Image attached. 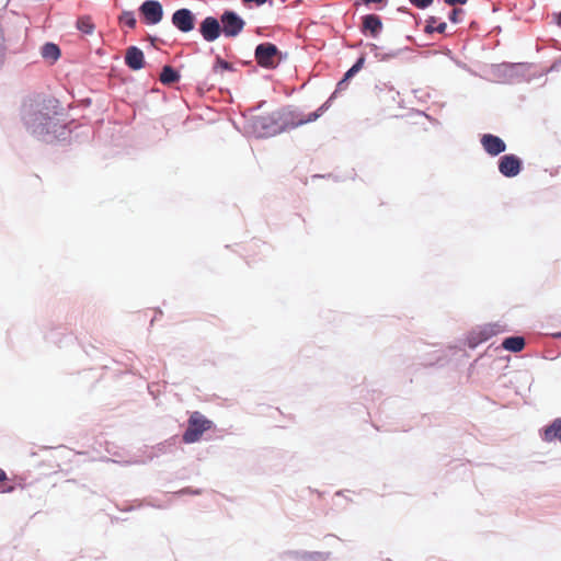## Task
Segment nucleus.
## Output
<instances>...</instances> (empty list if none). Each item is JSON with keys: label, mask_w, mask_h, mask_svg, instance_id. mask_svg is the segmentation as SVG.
I'll return each instance as SVG.
<instances>
[{"label": "nucleus", "mask_w": 561, "mask_h": 561, "mask_svg": "<svg viewBox=\"0 0 561 561\" xmlns=\"http://www.w3.org/2000/svg\"><path fill=\"white\" fill-rule=\"evenodd\" d=\"M21 121L26 131L46 144L66 141L71 129L65 119L60 102L45 94L30 96L22 103Z\"/></svg>", "instance_id": "obj_1"}, {"label": "nucleus", "mask_w": 561, "mask_h": 561, "mask_svg": "<svg viewBox=\"0 0 561 561\" xmlns=\"http://www.w3.org/2000/svg\"><path fill=\"white\" fill-rule=\"evenodd\" d=\"M295 112L289 105L282 106L267 115H255L249 119V126L256 138H270L291 130Z\"/></svg>", "instance_id": "obj_2"}, {"label": "nucleus", "mask_w": 561, "mask_h": 561, "mask_svg": "<svg viewBox=\"0 0 561 561\" xmlns=\"http://www.w3.org/2000/svg\"><path fill=\"white\" fill-rule=\"evenodd\" d=\"M253 56L257 67L275 70L283 61L287 60L288 53L282 51L272 42H262L255 46Z\"/></svg>", "instance_id": "obj_3"}, {"label": "nucleus", "mask_w": 561, "mask_h": 561, "mask_svg": "<svg viewBox=\"0 0 561 561\" xmlns=\"http://www.w3.org/2000/svg\"><path fill=\"white\" fill-rule=\"evenodd\" d=\"M491 73L502 83L515 84L526 79V62H501L492 66Z\"/></svg>", "instance_id": "obj_4"}, {"label": "nucleus", "mask_w": 561, "mask_h": 561, "mask_svg": "<svg viewBox=\"0 0 561 561\" xmlns=\"http://www.w3.org/2000/svg\"><path fill=\"white\" fill-rule=\"evenodd\" d=\"M215 426L214 422L207 419L198 411L191 413L187 420V426L182 435L185 444H194L201 440L203 434Z\"/></svg>", "instance_id": "obj_5"}, {"label": "nucleus", "mask_w": 561, "mask_h": 561, "mask_svg": "<svg viewBox=\"0 0 561 561\" xmlns=\"http://www.w3.org/2000/svg\"><path fill=\"white\" fill-rule=\"evenodd\" d=\"M219 22L222 27V34L226 37H237L244 28L245 21L236 11L227 9L224 10L219 16Z\"/></svg>", "instance_id": "obj_6"}, {"label": "nucleus", "mask_w": 561, "mask_h": 561, "mask_svg": "<svg viewBox=\"0 0 561 561\" xmlns=\"http://www.w3.org/2000/svg\"><path fill=\"white\" fill-rule=\"evenodd\" d=\"M334 100H335V94H331L322 105H320L316 111L309 113L307 116L304 115V113L299 110V107H297L295 105H289V108L295 112L293 114L291 128L294 129V128L305 125L307 123L316 122L331 107L332 102Z\"/></svg>", "instance_id": "obj_7"}, {"label": "nucleus", "mask_w": 561, "mask_h": 561, "mask_svg": "<svg viewBox=\"0 0 561 561\" xmlns=\"http://www.w3.org/2000/svg\"><path fill=\"white\" fill-rule=\"evenodd\" d=\"M138 13L146 25H157L163 19V7L159 0H145L139 5Z\"/></svg>", "instance_id": "obj_8"}, {"label": "nucleus", "mask_w": 561, "mask_h": 561, "mask_svg": "<svg viewBox=\"0 0 561 561\" xmlns=\"http://www.w3.org/2000/svg\"><path fill=\"white\" fill-rule=\"evenodd\" d=\"M496 164L500 174L506 179L517 176L524 169L523 159L514 153L502 154Z\"/></svg>", "instance_id": "obj_9"}, {"label": "nucleus", "mask_w": 561, "mask_h": 561, "mask_svg": "<svg viewBox=\"0 0 561 561\" xmlns=\"http://www.w3.org/2000/svg\"><path fill=\"white\" fill-rule=\"evenodd\" d=\"M197 18L195 13L187 8L175 10L171 16L172 25L182 33H190L196 26Z\"/></svg>", "instance_id": "obj_10"}, {"label": "nucleus", "mask_w": 561, "mask_h": 561, "mask_svg": "<svg viewBox=\"0 0 561 561\" xmlns=\"http://www.w3.org/2000/svg\"><path fill=\"white\" fill-rule=\"evenodd\" d=\"M479 141L483 151L491 158L501 157L507 149L504 139L491 133L481 134Z\"/></svg>", "instance_id": "obj_11"}, {"label": "nucleus", "mask_w": 561, "mask_h": 561, "mask_svg": "<svg viewBox=\"0 0 561 561\" xmlns=\"http://www.w3.org/2000/svg\"><path fill=\"white\" fill-rule=\"evenodd\" d=\"M198 33L208 43L217 41L222 34L219 19L214 15L205 16L199 23Z\"/></svg>", "instance_id": "obj_12"}, {"label": "nucleus", "mask_w": 561, "mask_h": 561, "mask_svg": "<svg viewBox=\"0 0 561 561\" xmlns=\"http://www.w3.org/2000/svg\"><path fill=\"white\" fill-rule=\"evenodd\" d=\"M383 30V23L380 15L368 13L360 16L359 32L371 38H378Z\"/></svg>", "instance_id": "obj_13"}, {"label": "nucleus", "mask_w": 561, "mask_h": 561, "mask_svg": "<svg viewBox=\"0 0 561 561\" xmlns=\"http://www.w3.org/2000/svg\"><path fill=\"white\" fill-rule=\"evenodd\" d=\"M366 61V54L362 53L355 62L344 72L343 77L337 81L335 90L331 94H335V98L341 91L347 89L351 80L364 68Z\"/></svg>", "instance_id": "obj_14"}, {"label": "nucleus", "mask_w": 561, "mask_h": 561, "mask_svg": "<svg viewBox=\"0 0 561 561\" xmlns=\"http://www.w3.org/2000/svg\"><path fill=\"white\" fill-rule=\"evenodd\" d=\"M331 552L323 551H306V550H287L280 554L283 560L295 561H327Z\"/></svg>", "instance_id": "obj_15"}, {"label": "nucleus", "mask_w": 561, "mask_h": 561, "mask_svg": "<svg viewBox=\"0 0 561 561\" xmlns=\"http://www.w3.org/2000/svg\"><path fill=\"white\" fill-rule=\"evenodd\" d=\"M124 59L125 65L134 71L142 69L146 65L144 51L135 45H131L126 49Z\"/></svg>", "instance_id": "obj_16"}, {"label": "nucleus", "mask_w": 561, "mask_h": 561, "mask_svg": "<svg viewBox=\"0 0 561 561\" xmlns=\"http://www.w3.org/2000/svg\"><path fill=\"white\" fill-rule=\"evenodd\" d=\"M541 438L545 442H561V417L552 420L541 430Z\"/></svg>", "instance_id": "obj_17"}, {"label": "nucleus", "mask_w": 561, "mask_h": 561, "mask_svg": "<svg viewBox=\"0 0 561 561\" xmlns=\"http://www.w3.org/2000/svg\"><path fill=\"white\" fill-rule=\"evenodd\" d=\"M366 47H368L370 51L374 53L375 58H377L379 61H388L392 58H397L401 55V53L410 49L408 46H405L389 53H383V50L379 51L380 47L374 43H366Z\"/></svg>", "instance_id": "obj_18"}, {"label": "nucleus", "mask_w": 561, "mask_h": 561, "mask_svg": "<svg viewBox=\"0 0 561 561\" xmlns=\"http://www.w3.org/2000/svg\"><path fill=\"white\" fill-rule=\"evenodd\" d=\"M501 346L510 352L517 353L525 348L526 337L523 335H511L502 341Z\"/></svg>", "instance_id": "obj_19"}, {"label": "nucleus", "mask_w": 561, "mask_h": 561, "mask_svg": "<svg viewBox=\"0 0 561 561\" xmlns=\"http://www.w3.org/2000/svg\"><path fill=\"white\" fill-rule=\"evenodd\" d=\"M181 79V73L178 69L170 65H164L160 72V81L164 85H171L173 83L179 82Z\"/></svg>", "instance_id": "obj_20"}, {"label": "nucleus", "mask_w": 561, "mask_h": 561, "mask_svg": "<svg viewBox=\"0 0 561 561\" xmlns=\"http://www.w3.org/2000/svg\"><path fill=\"white\" fill-rule=\"evenodd\" d=\"M41 55L44 59L55 62L60 58L61 50L57 44L53 42H46L41 47Z\"/></svg>", "instance_id": "obj_21"}, {"label": "nucleus", "mask_w": 561, "mask_h": 561, "mask_svg": "<svg viewBox=\"0 0 561 561\" xmlns=\"http://www.w3.org/2000/svg\"><path fill=\"white\" fill-rule=\"evenodd\" d=\"M447 28V23L444 21H438V18L431 15L426 19V24L424 27V33L427 35H432L434 33L444 34Z\"/></svg>", "instance_id": "obj_22"}, {"label": "nucleus", "mask_w": 561, "mask_h": 561, "mask_svg": "<svg viewBox=\"0 0 561 561\" xmlns=\"http://www.w3.org/2000/svg\"><path fill=\"white\" fill-rule=\"evenodd\" d=\"M118 22L122 25L127 26L128 28H135L137 25V20L134 11L124 10L119 16Z\"/></svg>", "instance_id": "obj_23"}, {"label": "nucleus", "mask_w": 561, "mask_h": 561, "mask_svg": "<svg viewBox=\"0 0 561 561\" xmlns=\"http://www.w3.org/2000/svg\"><path fill=\"white\" fill-rule=\"evenodd\" d=\"M219 71H236V68L232 64L222 59L221 56L217 55L215 58V62L213 65V72L217 73Z\"/></svg>", "instance_id": "obj_24"}, {"label": "nucleus", "mask_w": 561, "mask_h": 561, "mask_svg": "<svg viewBox=\"0 0 561 561\" xmlns=\"http://www.w3.org/2000/svg\"><path fill=\"white\" fill-rule=\"evenodd\" d=\"M77 28L83 34H92L94 31V24L89 16H81L77 20Z\"/></svg>", "instance_id": "obj_25"}, {"label": "nucleus", "mask_w": 561, "mask_h": 561, "mask_svg": "<svg viewBox=\"0 0 561 561\" xmlns=\"http://www.w3.org/2000/svg\"><path fill=\"white\" fill-rule=\"evenodd\" d=\"M484 341L482 340L481 335L479 334V329L478 328L469 332V334L467 336V345H468L469 348L473 350L479 344H481Z\"/></svg>", "instance_id": "obj_26"}, {"label": "nucleus", "mask_w": 561, "mask_h": 561, "mask_svg": "<svg viewBox=\"0 0 561 561\" xmlns=\"http://www.w3.org/2000/svg\"><path fill=\"white\" fill-rule=\"evenodd\" d=\"M484 341L482 340L481 335L479 334V329L478 328L469 332V334L467 336V345H468L469 348L473 350L479 344H481Z\"/></svg>", "instance_id": "obj_27"}, {"label": "nucleus", "mask_w": 561, "mask_h": 561, "mask_svg": "<svg viewBox=\"0 0 561 561\" xmlns=\"http://www.w3.org/2000/svg\"><path fill=\"white\" fill-rule=\"evenodd\" d=\"M493 327H496V323H486L484 325L478 327L479 334L481 335V337L484 342L495 335V331H493Z\"/></svg>", "instance_id": "obj_28"}, {"label": "nucleus", "mask_w": 561, "mask_h": 561, "mask_svg": "<svg viewBox=\"0 0 561 561\" xmlns=\"http://www.w3.org/2000/svg\"><path fill=\"white\" fill-rule=\"evenodd\" d=\"M5 56H7L5 38H4L2 25L0 24V70L2 69V67L5 62Z\"/></svg>", "instance_id": "obj_29"}, {"label": "nucleus", "mask_w": 561, "mask_h": 561, "mask_svg": "<svg viewBox=\"0 0 561 561\" xmlns=\"http://www.w3.org/2000/svg\"><path fill=\"white\" fill-rule=\"evenodd\" d=\"M465 13L463 9L461 8H455L449 11L448 13V20L454 23L458 24L461 22V15Z\"/></svg>", "instance_id": "obj_30"}, {"label": "nucleus", "mask_w": 561, "mask_h": 561, "mask_svg": "<svg viewBox=\"0 0 561 561\" xmlns=\"http://www.w3.org/2000/svg\"><path fill=\"white\" fill-rule=\"evenodd\" d=\"M8 480L7 473L0 468V492L9 493L14 490L13 485H5L4 482Z\"/></svg>", "instance_id": "obj_31"}, {"label": "nucleus", "mask_w": 561, "mask_h": 561, "mask_svg": "<svg viewBox=\"0 0 561 561\" xmlns=\"http://www.w3.org/2000/svg\"><path fill=\"white\" fill-rule=\"evenodd\" d=\"M409 2L420 9V10H424V9H427L428 7H431L434 2V0H409Z\"/></svg>", "instance_id": "obj_32"}, {"label": "nucleus", "mask_w": 561, "mask_h": 561, "mask_svg": "<svg viewBox=\"0 0 561 561\" xmlns=\"http://www.w3.org/2000/svg\"><path fill=\"white\" fill-rule=\"evenodd\" d=\"M179 495H201V489H193L192 486H186L176 492Z\"/></svg>", "instance_id": "obj_33"}, {"label": "nucleus", "mask_w": 561, "mask_h": 561, "mask_svg": "<svg viewBox=\"0 0 561 561\" xmlns=\"http://www.w3.org/2000/svg\"><path fill=\"white\" fill-rule=\"evenodd\" d=\"M241 1L248 8H251V3H254L256 7H262L263 4L268 3L270 7H273V0H241Z\"/></svg>", "instance_id": "obj_34"}, {"label": "nucleus", "mask_w": 561, "mask_h": 561, "mask_svg": "<svg viewBox=\"0 0 561 561\" xmlns=\"http://www.w3.org/2000/svg\"><path fill=\"white\" fill-rule=\"evenodd\" d=\"M357 1L366 7H369L373 3H378V4H380L379 9L385 8L388 3V0H357Z\"/></svg>", "instance_id": "obj_35"}, {"label": "nucleus", "mask_w": 561, "mask_h": 561, "mask_svg": "<svg viewBox=\"0 0 561 561\" xmlns=\"http://www.w3.org/2000/svg\"><path fill=\"white\" fill-rule=\"evenodd\" d=\"M444 2L447 5L454 7V5H457V4L465 5L468 2V0H444Z\"/></svg>", "instance_id": "obj_36"}, {"label": "nucleus", "mask_w": 561, "mask_h": 561, "mask_svg": "<svg viewBox=\"0 0 561 561\" xmlns=\"http://www.w3.org/2000/svg\"><path fill=\"white\" fill-rule=\"evenodd\" d=\"M496 327H493V331H495V335L502 332L507 331L506 325L501 324L500 322H495Z\"/></svg>", "instance_id": "obj_37"}, {"label": "nucleus", "mask_w": 561, "mask_h": 561, "mask_svg": "<svg viewBox=\"0 0 561 561\" xmlns=\"http://www.w3.org/2000/svg\"><path fill=\"white\" fill-rule=\"evenodd\" d=\"M553 21L558 26L561 27V10L553 13Z\"/></svg>", "instance_id": "obj_38"}, {"label": "nucleus", "mask_w": 561, "mask_h": 561, "mask_svg": "<svg viewBox=\"0 0 561 561\" xmlns=\"http://www.w3.org/2000/svg\"><path fill=\"white\" fill-rule=\"evenodd\" d=\"M363 45H365V44H364V42H363V39H359L357 43H354V44H350V45H347V47L353 48V49H356V48L362 47Z\"/></svg>", "instance_id": "obj_39"}, {"label": "nucleus", "mask_w": 561, "mask_h": 561, "mask_svg": "<svg viewBox=\"0 0 561 561\" xmlns=\"http://www.w3.org/2000/svg\"><path fill=\"white\" fill-rule=\"evenodd\" d=\"M314 178H332V179H333L334 181H336V182H337V181H341V179H340L339 176L333 175V174H331V173H329V174H327V175H320V174H317V175H314Z\"/></svg>", "instance_id": "obj_40"}, {"label": "nucleus", "mask_w": 561, "mask_h": 561, "mask_svg": "<svg viewBox=\"0 0 561 561\" xmlns=\"http://www.w3.org/2000/svg\"><path fill=\"white\" fill-rule=\"evenodd\" d=\"M148 38L150 39L151 44L153 45L156 42L161 41L159 37L154 35H148Z\"/></svg>", "instance_id": "obj_41"}, {"label": "nucleus", "mask_w": 561, "mask_h": 561, "mask_svg": "<svg viewBox=\"0 0 561 561\" xmlns=\"http://www.w3.org/2000/svg\"><path fill=\"white\" fill-rule=\"evenodd\" d=\"M264 103H265V101H263V102L259 103L257 105H255L254 107H252V108H251V111H257V110H260V108L263 106V104H264Z\"/></svg>", "instance_id": "obj_42"}, {"label": "nucleus", "mask_w": 561, "mask_h": 561, "mask_svg": "<svg viewBox=\"0 0 561 561\" xmlns=\"http://www.w3.org/2000/svg\"><path fill=\"white\" fill-rule=\"evenodd\" d=\"M398 11H399V12H402V13H409V12H410V10H409L407 7H400V8L398 9Z\"/></svg>", "instance_id": "obj_43"}, {"label": "nucleus", "mask_w": 561, "mask_h": 561, "mask_svg": "<svg viewBox=\"0 0 561 561\" xmlns=\"http://www.w3.org/2000/svg\"><path fill=\"white\" fill-rule=\"evenodd\" d=\"M561 65V60L554 62L552 66H551V69H558Z\"/></svg>", "instance_id": "obj_44"}, {"label": "nucleus", "mask_w": 561, "mask_h": 561, "mask_svg": "<svg viewBox=\"0 0 561 561\" xmlns=\"http://www.w3.org/2000/svg\"><path fill=\"white\" fill-rule=\"evenodd\" d=\"M405 39H407V41H409V42L415 43L414 37H413V36H411V35H407V36H405Z\"/></svg>", "instance_id": "obj_45"}, {"label": "nucleus", "mask_w": 561, "mask_h": 561, "mask_svg": "<svg viewBox=\"0 0 561 561\" xmlns=\"http://www.w3.org/2000/svg\"><path fill=\"white\" fill-rule=\"evenodd\" d=\"M148 505L153 506V507H157V508H161V507H162V505H160V504H154V503H148Z\"/></svg>", "instance_id": "obj_46"}, {"label": "nucleus", "mask_w": 561, "mask_h": 561, "mask_svg": "<svg viewBox=\"0 0 561 561\" xmlns=\"http://www.w3.org/2000/svg\"><path fill=\"white\" fill-rule=\"evenodd\" d=\"M343 492H344V491L340 490V491H337V492L335 493V495H336V496H341V495H343Z\"/></svg>", "instance_id": "obj_47"}, {"label": "nucleus", "mask_w": 561, "mask_h": 561, "mask_svg": "<svg viewBox=\"0 0 561 561\" xmlns=\"http://www.w3.org/2000/svg\"><path fill=\"white\" fill-rule=\"evenodd\" d=\"M554 336H556V337H558V339H561V331L557 332V333L554 334Z\"/></svg>", "instance_id": "obj_48"}, {"label": "nucleus", "mask_w": 561, "mask_h": 561, "mask_svg": "<svg viewBox=\"0 0 561 561\" xmlns=\"http://www.w3.org/2000/svg\"><path fill=\"white\" fill-rule=\"evenodd\" d=\"M242 65H251V61H241Z\"/></svg>", "instance_id": "obj_49"}]
</instances>
